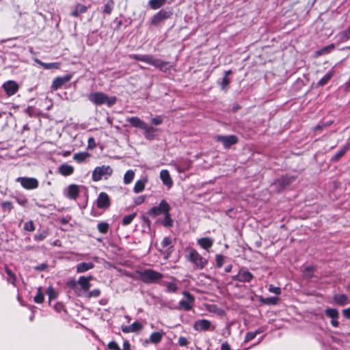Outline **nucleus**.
<instances>
[{
    "instance_id": "393cba45",
    "label": "nucleus",
    "mask_w": 350,
    "mask_h": 350,
    "mask_svg": "<svg viewBox=\"0 0 350 350\" xmlns=\"http://www.w3.org/2000/svg\"><path fill=\"white\" fill-rule=\"evenodd\" d=\"M90 157L88 152H77L73 155V159L77 163H81Z\"/></svg>"
},
{
    "instance_id": "37998d69",
    "label": "nucleus",
    "mask_w": 350,
    "mask_h": 350,
    "mask_svg": "<svg viewBox=\"0 0 350 350\" xmlns=\"http://www.w3.org/2000/svg\"><path fill=\"white\" fill-rule=\"evenodd\" d=\"M5 271H6L8 275V280L10 283L14 284L15 282H16V275H14V273H12V271L10 269H9L8 268H5Z\"/></svg>"
},
{
    "instance_id": "4c0bfd02",
    "label": "nucleus",
    "mask_w": 350,
    "mask_h": 350,
    "mask_svg": "<svg viewBox=\"0 0 350 350\" xmlns=\"http://www.w3.org/2000/svg\"><path fill=\"white\" fill-rule=\"evenodd\" d=\"M164 219L163 221V224L166 227H170L173 225V220L172 219L170 214V211L164 215Z\"/></svg>"
},
{
    "instance_id": "f257e3e1",
    "label": "nucleus",
    "mask_w": 350,
    "mask_h": 350,
    "mask_svg": "<svg viewBox=\"0 0 350 350\" xmlns=\"http://www.w3.org/2000/svg\"><path fill=\"white\" fill-rule=\"evenodd\" d=\"M130 57L137 61L146 62L159 68L161 70H165L167 69L168 62H163L160 59L154 58L152 55L133 54L130 55Z\"/></svg>"
},
{
    "instance_id": "7c9ffc66",
    "label": "nucleus",
    "mask_w": 350,
    "mask_h": 350,
    "mask_svg": "<svg viewBox=\"0 0 350 350\" xmlns=\"http://www.w3.org/2000/svg\"><path fill=\"white\" fill-rule=\"evenodd\" d=\"M146 182V179L137 180L133 188L134 191L137 193L142 192L144 189Z\"/></svg>"
},
{
    "instance_id": "c85d7f7f",
    "label": "nucleus",
    "mask_w": 350,
    "mask_h": 350,
    "mask_svg": "<svg viewBox=\"0 0 350 350\" xmlns=\"http://www.w3.org/2000/svg\"><path fill=\"white\" fill-rule=\"evenodd\" d=\"M88 10V8L82 4H77L74 10L71 12V15L73 16H78L80 14L85 13Z\"/></svg>"
},
{
    "instance_id": "c03bdc74",
    "label": "nucleus",
    "mask_w": 350,
    "mask_h": 350,
    "mask_svg": "<svg viewBox=\"0 0 350 350\" xmlns=\"http://www.w3.org/2000/svg\"><path fill=\"white\" fill-rule=\"evenodd\" d=\"M113 8V1L112 0H109L107 3L105 5L104 12L108 14H111Z\"/></svg>"
},
{
    "instance_id": "680f3d73",
    "label": "nucleus",
    "mask_w": 350,
    "mask_h": 350,
    "mask_svg": "<svg viewBox=\"0 0 350 350\" xmlns=\"http://www.w3.org/2000/svg\"><path fill=\"white\" fill-rule=\"evenodd\" d=\"M96 146V143L94 142V139L93 137H90L88 139V149H92Z\"/></svg>"
},
{
    "instance_id": "dca6fc26",
    "label": "nucleus",
    "mask_w": 350,
    "mask_h": 350,
    "mask_svg": "<svg viewBox=\"0 0 350 350\" xmlns=\"http://www.w3.org/2000/svg\"><path fill=\"white\" fill-rule=\"evenodd\" d=\"M211 323L206 319H201L196 321L193 325V328L196 331H206L211 327Z\"/></svg>"
},
{
    "instance_id": "cd10ccee",
    "label": "nucleus",
    "mask_w": 350,
    "mask_h": 350,
    "mask_svg": "<svg viewBox=\"0 0 350 350\" xmlns=\"http://www.w3.org/2000/svg\"><path fill=\"white\" fill-rule=\"evenodd\" d=\"M163 332H153L150 334V341L152 342V343H154V344H157L159 342H161L162 338H163Z\"/></svg>"
},
{
    "instance_id": "2eb2a0df",
    "label": "nucleus",
    "mask_w": 350,
    "mask_h": 350,
    "mask_svg": "<svg viewBox=\"0 0 350 350\" xmlns=\"http://www.w3.org/2000/svg\"><path fill=\"white\" fill-rule=\"evenodd\" d=\"M157 128L149 126L146 123L142 129L144 137L148 140H152L157 137Z\"/></svg>"
},
{
    "instance_id": "3c124183",
    "label": "nucleus",
    "mask_w": 350,
    "mask_h": 350,
    "mask_svg": "<svg viewBox=\"0 0 350 350\" xmlns=\"http://www.w3.org/2000/svg\"><path fill=\"white\" fill-rule=\"evenodd\" d=\"M314 268L312 267H306L304 275L306 278H311L312 276V272H313Z\"/></svg>"
},
{
    "instance_id": "0eeeda50",
    "label": "nucleus",
    "mask_w": 350,
    "mask_h": 350,
    "mask_svg": "<svg viewBox=\"0 0 350 350\" xmlns=\"http://www.w3.org/2000/svg\"><path fill=\"white\" fill-rule=\"evenodd\" d=\"M16 181L27 190L35 189L38 187V181L35 178L18 177Z\"/></svg>"
},
{
    "instance_id": "f704fd0d",
    "label": "nucleus",
    "mask_w": 350,
    "mask_h": 350,
    "mask_svg": "<svg viewBox=\"0 0 350 350\" xmlns=\"http://www.w3.org/2000/svg\"><path fill=\"white\" fill-rule=\"evenodd\" d=\"M136 215L137 214L135 213L125 215L122 219V225L126 226L130 224L136 217Z\"/></svg>"
},
{
    "instance_id": "c9c22d12",
    "label": "nucleus",
    "mask_w": 350,
    "mask_h": 350,
    "mask_svg": "<svg viewBox=\"0 0 350 350\" xmlns=\"http://www.w3.org/2000/svg\"><path fill=\"white\" fill-rule=\"evenodd\" d=\"M334 75L333 71H330L327 73L322 79H321L318 83L319 85H324L326 84L329 80L332 78Z\"/></svg>"
},
{
    "instance_id": "473e14b6",
    "label": "nucleus",
    "mask_w": 350,
    "mask_h": 350,
    "mask_svg": "<svg viewBox=\"0 0 350 350\" xmlns=\"http://www.w3.org/2000/svg\"><path fill=\"white\" fill-rule=\"evenodd\" d=\"M349 146H350L349 144L346 145L343 148H342L339 152H338L336 154H334L332 157V161H338L349 150Z\"/></svg>"
},
{
    "instance_id": "412c9836",
    "label": "nucleus",
    "mask_w": 350,
    "mask_h": 350,
    "mask_svg": "<svg viewBox=\"0 0 350 350\" xmlns=\"http://www.w3.org/2000/svg\"><path fill=\"white\" fill-rule=\"evenodd\" d=\"M35 62L38 64L42 66L44 69H59L60 68V63L59 62H53V63H44L40 61V59L36 58L34 59Z\"/></svg>"
},
{
    "instance_id": "58836bf2",
    "label": "nucleus",
    "mask_w": 350,
    "mask_h": 350,
    "mask_svg": "<svg viewBox=\"0 0 350 350\" xmlns=\"http://www.w3.org/2000/svg\"><path fill=\"white\" fill-rule=\"evenodd\" d=\"M279 299L278 297H267L265 299H262L261 301L263 304H269V305H275L278 304Z\"/></svg>"
},
{
    "instance_id": "ddd939ff",
    "label": "nucleus",
    "mask_w": 350,
    "mask_h": 350,
    "mask_svg": "<svg viewBox=\"0 0 350 350\" xmlns=\"http://www.w3.org/2000/svg\"><path fill=\"white\" fill-rule=\"evenodd\" d=\"M3 88L8 96H12L15 94L18 90V85L14 81H8L4 83Z\"/></svg>"
},
{
    "instance_id": "5701e85b",
    "label": "nucleus",
    "mask_w": 350,
    "mask_h": 350,
    "mask_svg": "<svg viewBox=\"0 0 350 350\" xmlns=\"http://www.w3.org/2000/svg\"><path fill=\"white\" fill-rule=\"evenodd\" d=\"M94 265L92 262H81L77 265V272L83 273L93 269Z\"/></svg>"
},
{
    "instance_id": "774afa93",
    "label": "nucleus",
    "mask_w": 350,
    "mask_h": 350,
    "mask_svg": "<svg viewBox=\"0 0 350 350\" xmlns=\"http://www.w3.org/2000/svg\"><path fill=\"white\" fill-rule=\"evenodd\" d=\"M221 350H230V347L227 342H224L221 345Z\"/></svg>"
},
{
    "instance_id": "4468645a",
    "label": "nucleus",
    "mask_w": 350,
    "mask_h": 350,
    "mask_svg": "<svg viewBox=\"0 0 350 350\" xmlns=\"http://www.w3.org/2000/svg\"><path fill=\"white\" fill-rule=\"evenodd\" d=\"M109 205L110 200L109 196L105 192H101L97 199V206L100 208H106Z\"/></svg>"
},
{
    "instance_id": "49530a36",
    "label": "nucleus",
    "mask_w": 350,
    "mask_h": 350,
    "mask_svg": "<svg viewBox=\"0 0 350 350\" xmlns=\"http://www.w3.org/2000/svg\"><path fill=\"white\" fill-rule=\"evenodd\" d=\"M24 229L29 232H33L35 230L34 224L32 221H27L24 224Z\"/></svg>"
},
{
    "instance_id": "c756f323",
    "label": "nucleus",
    "mask_w": 350,
    "mask_h": 350,
    "mask_svg": "<svg viewBox=\"0 0 350 350\" xmlns=\"http://www.w3.org/2000/svg\"><path fill=\"white\" fill-rule=\"evenodd\" d=\"M340 42H344L350 39V27L336 36Z\"/></svg>"
},
{
    "instance_id": "6e6d98bb",
    "label": "nucleus",
    "mask_w": 350,
    "mask_h": 350,
    "mask_svg": "<svg viewBox=\"0 0 350 350\" xmlns=\"http://www.w3.org/2000/svg\"><path fill=\"white\" fill-rule=\"evenodd\" d=\"M229 83H230V79L226 76H224L221 82V88L222 89L226 88L228 85Z\"/></svg>"
},
{
    "instance_id": "6ab92c4d",
    "label": "nucleus",
    "mask_w": 350,
    "mask_h": 350,
    "mask_svg": "<svg viewBox=\"0 0 350 350\" xmlns=\"http://www.w3.org/2000/svg\"><path fill=\"white\" fill-rule=\"evenodd\" d=\"M91 280H92V276H81L77 281V283L81 286L83 290L88 291L91 287V284L90 282Z\"/></svg>"
},
{
    "instance_id": "5fc2aeb1",
    "label": "nucleus",
    "mask_w": 350,
    "mask_h": 350,
    "mask_svg": "<svg viewBox=\"0 0 350 350\" xmlns=\"http://www.w3.org/2000/svg\"><path fill=\"white\" fill-rule=\"evenodd\" d=\"M151 123L154 125H160L163 122V118L160 116L153 118L150 120Z\"/></svg>"
},
{
    "instance_id": "8fccbe9b",
    "label": "nucleus",
    "mask_w": 350,
    "mask_h": 350,
    "mask_svg": "<svg viewBox=\"0 0 350 350\" xmlns=\"http://www.w3.org/2000/svg\"><path fill=\"white\" fill-rule=\"evenodd\" d=\"M167 290L168 292L174 293L177 290V286L174 282H170L167 284Z\"/></svg>"
},
{
    "instance_id": "9d476101",
    "label": "nucleus",
    "mask_w": 350,
    "mask_h": 350,
    "mask_svg": "<svg viewBox=\"0 0 350 350\" xmlns=\"http://www.w3.org/2000/svg\"><path fill=\"white\" fill-rule=\"evenodd\" d=\"M216 140L221 142L226 148H230L232 145L235 144L238 142V139L235 135H218L216 137Z\"/></svg>"
},
{
    "instance_id": "a878e982",
    "label": "nucleus",
    "mask_w": 350,
    "mask_h": 350,
    "mask_svg": "<svg viewBox=\"0 0 350 350\" xmlns=\"http://www.w3.org/2000/svg\"><path fill=\"white\" fill-rule=\"evenodd\" d=\"M79 187L76 185H71L68 188V196L71 199H76L79 195Z\"/></svg>"
},
{
    "instance_id": "864d4df0",
    "label": "nucleus",
    "mask_w": 350,
    "mask_h": 350,
    "mask_svg": "<svg viewBox=\"0 0 350 350\" xmlns=\"http://www.w3.org/2000/svg\"><path fill=\"white\" fill-rule=\"evenodd\" d=\"M108 348L111 350H121L119 345L114 341H111L108 344Z\"/></svg>"
},
{
    "instance_id": "2f4dec72",
    "label": "nucleus",
    "mask_w": 350,
    "mask_h": 350,
    "mask_svg": "<svg viewBox=\"0 0 350 350\" xmlns=\"http://www.w3.org/2000/svg\"><path fill=\"white\" fill-rule=\"evenodd\" d=\"M166 0H150L148 2L149 5L153 10H157L162 7Z\"/></svg>"
},
{
    "instance_id": "052dcab7",
    "label": "nucleus",
    "mask_w": 350,
    "mask_h": 350,
    "mask_svg": "<svg viewBox=\"0 0 350 350\" xmlns=\"http://www.w3.org/2000/svg\"><path fill=\"white\" fill-rule=\"evenodd\" d=\"M329 53V50L325 46V47H323V49L317 51L316 52V55H317V56H320V55H322L323 54H326V53Z\"/></svg>"
},
{
    "instance_id": "603ef678",
    "label": "nucleus",
    "mask_w": 350,
    "mask_h": 350,
    "mask_svg": "<svg viewBox=\"0 0 350 350\" xmlns=\"http://www.w3.org/2000/svg\"><path fill=\"white\" fill-rule=\"evenodd\" d=\"M269 291L271 293H275L276 295H280L281 293L280 288L274 286L273 285H269Z\"/></svg>"
},
{
    "instance_id": "69168bd1",
    "label": "nucleus",
    "mask_w": 350,
    "mask_h": 350,
    "mask_svg": "<svg viewBox=\"0 0 350 350\" xmlns=\"http://www.w3.org/2000/svg\"><path fill=\"white\" fill-rule=\"evenodd\" d=\"M123 350H131V346L129 341L125 340L123 342Z\"/></svg>"
},
{
    "instance_id": "a211bd4d",
    "label": "nucleus",
    "mask_w": 350,
    "mask_h": 350,
    "mask_svg": "<svg viewBox=\"0 0 350 350\" xmlns=\"http://www.w3.org/2000/svg\"><path fill=\"white\" fill-rule=\"evenodd\" d=\"M160 178L164 185L171 188L173 185V181L169 172L167 170H163L160 172Z\"/></svg>"
},
{
    "instance_id": "bb28decb",
    "label": "nucleus",
    "mask_w": 350,
    "mask_h": 350,
    "mask_svg": "<svg viewBox=\"0 0 350 350\" xmlns=\"http://www.w3.org/2000/svg\"><path fill=\"white\" fill-rule=\"evenodd\" d=\"M334 300L340 306H345L349 303L347 297L344 294L335 295Z\"/></svg>"
},
{
    "instance_id": "7ed1b4c3",
    "label": "nucleus",
    "mask_w": 350,
    "mask_h": 350,
    "mask_svg": "<svg viewBox=\"0 0 350 350\" xmlns=\"http://www.w3.org/2000/svg\"><path fill=\"white\" fill-rule=\"evenodd\" d=\"M186 258L200 269H203L207 264V260L202 257L196 250L191 247L186 249Z\"/></svg>"
},
{
    "instance_id": "f03ea898",
    "label": "nucleus",
    "mask_w": 350,
    "mask_h": 350,
    "mask_svg": "<svg viewBox=\"0 0 350 350\" xmlns=\"http://www.w3.org/2000/svg\"><path fill=\"white\" fill-rule=\"evenodd\" d=\"M88 98L90 101L96 105L106 104L107 106L111 107L116 101L115 96L108 97L106 94L100 92H92L88 94Z\"/></svg>"
},
{
    "instance_id": "f8f14e48",
    "label": "nucleus",
    "mask_w": 350,
    "mask_h": 350,
    "mask_svg": "<svg viewBox=\"0 0 350 350\" xmlns=\"http://www.w3.org/2000/svg\"><path fill=\"white\" fill-rule=\"evenodd\" d=\"M71 79H72V75H70V74H68L64 77H56L53 81L51 88L54 90H57L59 88H60L62 86H63L64 84H66V83L70 81Z\"/></svg>"
},
{
    "instance_id": "e433bc0d",
    "label": "nucleus",
    "mask_w": 350,
    "mask_h": 350,
    "mask_svg": "<svg viewBox=\"0 0 350 350\" xmlns=\"http://www.w3.org/2000/svg\"><path fill=\"white\" fill-rule=\"evenodd\" d=\"M325 314L327 316L332 319H338V312L336 309L334 308H327L325 310Z\"/></svg>"
},
{
    "instance_id": "9b49d317",
    "label": "nucleus",
    "mask_w": 350,
    "mask_h": 350,
    "mask_svg": "<svg viewBox=\"0 0 350 350\" xmlns=\"http://www.w3.org/2000/svg\"><path fill=\"white\" fill-rule=\"evenodd\" d=\"M253 278V275L247 270L241 269L239 270L238 274L233 277L234 280L241 282H249Z\"/></svg>"
},
{
    "instance_id": "72a5a7b5",
    "label": "nucleus",
    "mask_w": 350,
    "mask_h": 350,
    "mask_svg": "<svg viewBox=\"0 0 350 350\" xmlns=\"http://www.w3.org/2000/svg\"><path fill=\"white\" fill-rule=\"evenodd\" d=\"M135 173L133 170H128L124 176V183L126 185L131 183L134 178Z\"/></svg>"
},
{
    "instance_id": "20e7f679",
    "label": "nucleus",
    "mask_w": 350,
    "mask_h": 350,
    "mask_svg": "<svg viewBox=\"0 0 350 350\" xmlns=\"http://www.w3.org/2000/svg\"><path fill=\"white\" fill-rule=\"evenodd\" d=\"M113 173V170L109 165H101L95 167L92 172V178L94 181L98 182L102 178L107 179Z\"/></svg>"
},
{
    "instance_id": "0e129e2a",
    "label": "nucleus",
    "mask_w": 350,
    "mask_h": 350,
    "mask_svg": "<svg viewBox=\"0 0 350 350\" xmlns=\"http://www.w3.org/2000/svg\"><path fill=\"white\" fill-rule=\"evenodd\" d=\"M144 200H145V197L143 196H141L137 197L135 202L137 204H140L143 203L144 202Z\"/></svg>"
},
{
    "instance_id": "e2e57ef3",
    "label": "nucleus",
    "mask_w": 350,
    "mask_h": 350,
    "mask_svg": "<svg viewBox=\"0 0 350 350\" xmlns=\"http://www.w3.org/2000/svg\"><path fill=\"white\" fill-rule=\"evenodd\" d=\"M77 282L75 281V280L72 279V280H70L69 281L67 282V286L68 287H70L72 288H75L77 284Z\"/></svg>"
},
{
    "instance_id": "6e6552de",
    "label": "nucleus",
    "mask_w": 350,
    "mask_h": 350,
    "mask_svg": "<svg viewBox=\"0 0 350 350\" xmlns=\"http://www.w3.org/2000/svg\"><path fill=\"white\" fill-rule=\"evenodd\" d=\"M172 15V12L171 10H161L152 17L151 24L157 25L165 19L170 18Z\"/></svg>"
},
{
    "instance_id": "de8ad7c7",
    "label": "nucleus",
    "mask_w": 350,
    "mask_h": 350,
    "mask_svg": "<svg viewBox=\"0 0 350 350\" xmlns=\"http://www.w3.org/2000/svg\"><path fill=\"white\" fill-rule=\"evenodd\" d=\"M256 333H254V332H247L245 335L244 342H247L252 340V339H254L256 337Z\"/></svg>"
},
{
    "instance_id": "4d7b16f0",
    "label": "nucleus",
    "mask_w": 350,
    "mask_h": 350,
    "mask_svg": "<svg viewBox=\"0 0 350 350\" xmlns=\"http://www.w3.org/2000/svg\"><path fill=\"white\" fill-rule=\"evenodd\" d=\"M217 265L219 267H221L224 264V257L220 254L216 256Z\"/></svg>"
},
{
    "instance_id": "b1692460",
    "label": "nucleus",
    "mask_w": 350,
    "mask_h": 350,
    "mask_svg": "<svg viewBox=\"0 0 350 350\" xmlns=\"http://www.w3.org/2000/svg\"><path fill=\"white\" fill-rule=\"evenodd\" d=\"M59 171L64 176H69L73 173L74 168L72 165L64 163L59 166Z\"/></svg>"
},
{
    "instance_id": "79ce46f5",
    "label": "nucleus",
    "mask_w": 350,
    "mask_h": 350,
    "mask_svg": "<svg viewBox=\"0 0 350 350\" xmlns=\"http://www.w3.org/2000/svg\"><path fill=\"white\" fill-rule=\"evenodd\" d=\"M47 294L49 295V300L54 299L57 297V291L52 286H49L47 288Z\"/></svg>"
},
{
    "instance_id": "39448f33",
    "label": "nucleus",
    "mask_w": 350,
    "mask_h": 350,
    "mask_svg": "<svg viewBox=\"0 0 350 350\" xmlns=\"http://www.w3.org/2000/svg\"><path fill=\"white\" fill-rule=\"evenodd\" d=\"M163 275L152 269H148L140 273V278L145 283H154L161 279Z\"/></svg>"
},
{
    "instance_id": "09e8293b",
    "label": "nucleus",
    "mask_w": 350,
    "mask_h": 350,
    "mask_svg": "<svg viewBox=\"0 0 350 350\" xmlns=\"http://www.w3.org/2000/svg\"><path fill=\"white\" fill-rule=\"evenodd\" d=\"M1 206L4 211L8 210L10 211L13 208L12 204L9 201L3 202Z\"/></svg>"
},
{
    "instance_id": "4be33fe9",
    "label": "nucleus",
    "mask_w": 350,
    "mask_h": 350,
    "mask_svg": "<svg viewBox=\"0 0 350 350\" xmlns=\"http://www.w3.org/2000/svg\"><path fill=\"white\" fill-rule=\"evenodd\" d=\"M198 244L204 250H208L213 244V240L208 237L201 238L198 240Z\"/></svg>"
},
{
    "instance_id": "f3484780",
    "label": "nucleus",
    "mask_w": 350,
    "mask_h": 350,
    "mask_svg": "<svg viewBox=\"0 0 350 350\" xmlns=\"http://www.w3.org/2000/svg\"><path fill=\"white\" fill-rule=\"evenodd\" d=\"M122 331L124 333L136 332L143 329V325L139 322H134L130 325L122 326Z\"/></svg>"
},
{
    "instance_id": "a18cd8bd",
    "label": "nucleus",
    "mask_w": 350,
    "mask_h": 350,
    "mask_svg": "<svg viewBox=\"0 0 350 350\" xmlns=\"http://www.w3.org/2000/svg\"><path fill=\"white\" fill-rule=\"evenodd\" d=\"M171 243H172V239L170 237H165L161 243V246L163 249H165V248H167L168 247H170L171 245Z\"/></svg>"
},
{
    "instance_id": "aec40b11",
    "label": "nucleus",
    "mask_w": 350,
    "mask_h": 350,
    "mask_svg": "<svg viewBox=\"0 0 350 350\" xmlns=\"http://www.w3.org/2000/svg\"><path fill=\"white\" fill-rule=\"evenodd\" d=\"M126 121L133 126L139 128L142 130L146 123L138 117L129 118Z\"/></svg>"
},
{
    "instance_id": "ea45409f",
    "label": "nucleus",
    "mask_w": 350,
    "mask_h": 350,
    "mask_svg": "<svg viewBox=\"0 0 350 350\" xmlns=\"http://www.w3.org/2000/svg\"><path fill=\"white\" fill-rule=\"evenodd\" d=\"M34 301L36 303L41 304L44 301V295L42 292L41 288H38L36 295L34 297Z\"/></svg>"
},
{
    "instance_id": "a19ab883",
    "label": "nucleus",
    "mask_w": 350,
    "mask_h": 350,
    "mask_svg": "<svg viewBox=\"0 0 350 350\" xmlns=\"http://www.w3.org/2000/svg\"><path fill=\"white\" fill-rule=\"evenodd\" d=\"M109 224L107 222H100L98 224V230L101 233H106L109 230Z\"/></svg>"
},
{
    "instance_id": "423d86ee",
    "label": "nucleus",
    "mask_w": 350,
    "mask_h": 350,
    "mask_svg": "<svg viewBox=\"0 0 350 350\" xmlns=\"http://www.w3.org/2000/svg\"><path fill=\"white\" fill-rule=\"evenodd\" d=\"M170 210V204L164 200H163L159 206L152 207L148 212V214L153 217H155L159 215H165Z\"/></svg>"
},
{
    "instance_id": "13d9d810",
    "label": "nucleus",
    "mask_w": 350,
    "mask_h": 350,
    "mask_svg": "<svg viewBox=\"0 0 350 350\" xmlns=\"http://www.w3.org/2000/svg\"><path fill=\"white\" fill-rule=\"evenodd\" d=\"M178 344L182 347L186 346L188 344V340L185 337L181 336L178 339Z\"/></svg>"
},
{
    "instance_id": "338daca9",
    "label": "nucleus",
    "mask_w": 350,
    "mask_h": 350,
    "mask_svg": "<svg viewBox=\"0 0 350 350\" xmlns=\"http://www.w3.org/2000/svg\"><path fill=\"white\" fill-rule=\"evenodd\" d=\"M343 315L347 318H350V308L342 310Z\"/></svg>"
},
{
    "instance_id": "1a4fd4ad",
    "label": "nucleus",
    "mask_w": 350,
    "mask_h": 350,
    "mask_svg": "<svg viewBox=\"0 0 350 350\" xmlns=\"http://www.w3.org/2000/svg\"><path fill=\"white\" fill-rule=\"evenodd\" d=\"M183 295L185 297V299L180 301L179 306L180 308L186 311H189L192 308L193 303L194 302V297L187 291H184Z\"/></svg>"
},
{
    "instance_id": "bf43d9fd",
    "label": "nucleus",
    "mask_w": 350,
    "mask_h": 350,
    "mask_svg": "<svg viewBox=\"0 0 350 350\" xmlns=\"http://www.w3.org/2000/svg\"><path fill=\"white\" fill-rule=\"evenodd\" d=\"M100 293V292L99 289H94L89 293L88 296L97 297L99 296Z\"/></svg>"
}]
</instances>
